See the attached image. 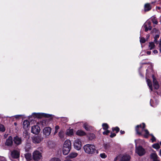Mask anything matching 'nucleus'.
<instances>
[{
	"label": "nucleus",
	"instance_id": "f257e3e1",
	"mask_svg": "<svg viewBox=\"0 0 161 161\" xmlns=\"http://www.w3.org/2000/svg\"><path fill=\"white\" fill-rule=\"evenodd\" d=\"M83 149L85 153L89 154H92L95 153H98V151L96 149V147L94 145H85L83 147Z\"/></svg>",
	"mask_w": 161,
	"mask_h": 161
},
{
	"label": "nucleus",
	"instance_id": "f03ea898",
	"mask_svg": "<svg viewBox=\"0 0 161 161\" xmlns=\"http://www.w3.org/2000/svg\"><path fill=\"white\" fill-rule=\"evenodd\" d=\"M71 141L69 140H66L64 142L62 148L63 153L64 155H67L71 149Z\"/></svg>",
	"mask_w": 161,
	"mask_h": 161
},
{
	"label": "nucleus",
	"instance_id": "7ed1b4c3",
	"mask_svg": "<svg viewBox=\"0 0 161 161\" xmlns=\"http://www.w3.org/2000/svg\"><path fill=\"white\" fill-rule=\"evenodd\" d=\"M32 116L34 118L40 119L43 117L46 118H49L51 117V115L44 113H32Z\"/></svg>",
	"mask_w": 161,
	"mask_h": 161
},
{
	"label": "nucleus",
	"instance_id": "20e7f679",
	"mask_svg": "<svg viewBox=\"0 0 161 161\" xmlns=\"http://www.w3.org/2000/svg\"><path fill=\"white\" fill-rule=\"evenodd\" d=\"M136 153L139 156L143 155L145 153V150L142 146H140L136 148Z\"/></svg>",
	"mask_w": 161,
	"mask_h": 161
},
{
	"label": "nucleus",
	"instance_id": "39448f33",
	"mask_svg": "<svg viewBox=\"0 0 161 161\" xmlns=\"http://www.w3.org/2000/svg\"><path fill=\"white\" fill-rule=\"evenodd\" d=\"M42 157V153L39 151H35L33 153L32 158L34 160L38 161Z\"/></svg>",
	"mask_w": 161,
	"mask_h": 161
},
{
	"label": "nucleus",
	"instance_id": "423d86ee",
	"mask_svg": "<svg viewBox=\"0 0 161 161\" xmlns=\"http://www.w3.org/2000/svg\"><path fill=\"white\" fill-rule=\"evenodd\" d=\"M81 144V142L80 139H78L75 140L74 143L75 148L77 150H80L82 146Z\"/></svg>",
	"mask_w": 161,
	"mask_h": 161
},
{
	"label": "nucleus",
	"instance_id": "0eeeda50",
	"mask_svg": "<svg viewBox=\"0 0 161 161\" xmlns=\"http://www.w3.org/2000/svg\"><path fill=\"white\" fill-rule=\"evenodd\" d=\"M13 140L15 146H17L22 144V140L21 137L16 136L13 138Z\"/></svg>",
	"mask_w": 161,
	"mask_h": 161
},
{
	"label": "nucleus",
	"instance_id": "6e6552de",
	"mask_svg": "<svg viewBox=\"0 0 161 161\" xmlns=\"http://www.w3.org/2000/svg\"><path fill=\"white\" fill-rule=\"evenodd\" d=\"M142 126L141 124L139 125H137L135 127V130L137 134L140 136L142 135V134L141 132L139 131V128H142V130H143L146 127V125L145 123H142Z\"/></svg>",
	"mask_w": 161,
	"mask_h": 161
},
{
	"label": "nucleus",
	"instance_id": "1a4fd4ad",
	"mask_svg": "<svg viewBox=\"0 0 161 161\" xmlns=\"http://www.w3.org/2000/svg\"><path fill=\"white\" fill-rule=\"evenodd\" d=\"M41 129L40 127L37 125L33 126L31 127V132L35 134H38L40 132Z\"/></svg>",
	"mask_w": 161,
	"mask_h": 161
},
{
	"label": "nucleus",
	"instance_id": "9d476101",
	"mask_svg": "<svg viewBox=\"0 0 161 161\" xmlns=\"http://www.w3.org/2000/svg\"><path fill=\"white\" fill-rule=\"evenodd\" d=\"M13 138L11 136H9L8 138L6 139L5 143V145L8 147H11L13 146Z\"/></svg>",
	"mask_w": 161,
	"mask_h": 161
},
{
	"label": "nucleus",
	"instance_id": "9b49d317",
	"mask_svg": "<svg viewBox=\"0 0 161 161\" xmlns=\"http://www.w3.org/2000/svg\"><path fill=\"white\" fill-rule=\"evenodd\" d=\"M143 26L146 32L148 30H151L152 28L151 26V22L150 21H147L144 24Z\"/></svg>",
	"mask_w": 161,
	"mask_h": 161
},
{
	"label": "nucleus",
	"instance_id": "f8f14e48",
	"mask_svg": "<svg viewBox=\"0 0 161 161\" xmlns=\"http://www.w3.org/2000/svg\"><path fill=\"white\" fill-rule=\"evenodd\" d=\"M42 139L41 136L39 135L33 136L32 138V142L35 143H39L42 141Z\"/></svg>",
	"mask_w": 161,
	"mask_h": 161
},
{
	"label": "nucleus",
	"instance_id": "ddd939ff",
	"mask_svg": "<svg viewBox=\"0 0 161 161\" xmlns=\"http://www.w3.org/2000/svg\"><path fill=\"white\" fill-rule=\"evenodd\" d=\"M51 128L50 127H46L44 128L43 130L44 135L46 136H48L51 133Z\"/></svg>",
	"mask_w": 161,
	"mask_h": 161
},
{
	"label": "nucleus",
	"instance_id": "4468645a",
	"mask_svg": "<svg viewBox=\"0 0 161 161\" xmlns=\"http://www.w3.org/2000/svg\"><path fill=\"white\" fill-rule=\"evenodd\" d=\"M150 159L153 160V161H160L158 159L159 158L156 152L151 153L150 155Z\"/></svg>",
	"mask_w": 161,
	"mask_h": 161
},
{
	"label": "nucleus",
	"instance_id": "2eb2a0df",
	"mask_svg": "<svg viewBox=\"0 0 161 161\" xmlns=\"http://www.w3.org/2000/svg\"><path fill=\"white\" fill-rule=\"evenodd\" d=\"M12 157L14 158H18L19 157V153L16 150L13 151L11 153Z\"/></svg>",
	"mask_w": 161,
	"mask_h": 161
},
{
	"label": "nucleus",
	"instance_id": "dca6fc26",
	"mask_svg": "<svg viewBox=\"0 0 161 161\" xmlns=\"http://www.w3.org/2000/svg\"><path fill=\"white\" fill-rule=\"evenodd\" d=\"M30 123L28 120H25L24 121L22 124V126L24 129L26 130L28 129V127L30 126Z\"/></svg>",
	"mask_w": 161,
	"mask_h": 161
},
{
	"label": "nucleus",
	"instance_id": "f3484780",
	"mask_svg": "<svg viewBox=\"0 0 161 161\" xmlns=\"http://www.w3.org/2000/svg\"><path fill=\"white\" fill-rule=\"evenodd\" d=\"M130 158V157L129 155H124L121 158L120 161H129Z\"/></svg>",
	"mask_w": 161,
	"mask_h": 161
},
{
	"label": "nucleus",
	"instance_id": "a211bd4d",
	"mask_svg": "<svg viewBox=\"0 0 161 161\" xmlns=\"http://www.w3.org/2000/svg\"><path fill=\"white\" fill-rule=\"evenodd\" d=\"M76 134L78 136H85L86 135V133L82 130H78L76 131Z\"/></svg>",
	"mask_w": 161,
	"mask_h": 161
},
{
	"label": "nucleus",
	"instance_id": "6ab92c4d",
	"mask_svg": "<svg viewBox=\"0 0 161 161\" xmlns=\"http://www.w3.org/2000/svg\"><path fill=\"white\" fill-rule=\"evenodd\" d=\"M144 11L147 12L150 11L152 9V6L150 3H147L144 5Z\"/></svg>",
	"mask_w": 161,
	"mask_h": 161
},
{
	"label": "nucleus",
	"instance_id": "aec40b11",
	"mask_svg": "<svg viewBox=\"0 0 161 161\" xmlns=\"http://www.w3.org/2000/svg\"><path fill=\"white\" fill-rule=\"evenodd\" d=\"M25 157L27 161H30L32 159L31 154L30 153H27L25 154Z\"/></svg>",
	"mask_w": 161,
	"mask_h": 161
},
{
	"label": "nucleus",
	"instance_id": "412c9836",
	"mask_svg": "<svg viewBox=\"0 0 161 161\" xmlns=\"http://www.w3.org/2000/svg\"><path fill=\"white\" fill-rule=\"evenodd\" d=\"M147 82L148 86H149V89L151 91H152L153 90V86L152 85V82L151 80L149 79H147Z\"/></svg>",
	"mask_w": 161,
	"mask_h": 161
},
{
	"label": "nucleus",
	"instance_id": "4be33fe9",
	"mask_svg": "<svg viewBox=\"0 0 161 161\" xmlns=\"http://www.w3.org/2000/svg\"><path fill=\"white\" fill-rule=\"evenodd\" d=\"M67 135L71 136L74 135V130L73 129H68L66 132Z\"/></svg>",
	"mask_w": 161,
	"mask_h": 161
},
{
	"label": "nucleus",
	"instance_id": "5701e85b",
	"mask_svg": "<svg viewBox=\"0 0 161 161\" xmlns=\"http://www.w3.org/2000/svg\"><path fill=\"white\" fill-rule=\"evenodd\" d=\"M103 147L104 149L107 151H108L110 149L111 146L110 143H104L103 144Z\"/></svg>",
	"mask_w": 161,
	"mask_h": 161
},
{
	"label": "nucleus",
	"instance_id": "b1692460",
	"mask_svg": "<svg viewBox=\"0 0 161 161\" xmlns=\"http://www.w3.org/2000/svg\"><path fill=\"white\" fill-rule=\"evenodd\" d=\"M83 127L86 130L88 131H90L91 129V126L86 123H85L84 124Z\"/></svg>",
	"mask_w": 161,
	"mask_h": 161
},
{
	"label": "nucleus",
	"instance_id": "393cba45",
	"mask_svg": "<svg viewBox=\"0 0 161 161\" xmlns=\"http://www.w3.org/2000/svg\"><path fill=\"white\" fill-rule=\"evenodd\" d=\"M143 130H144L145 132V134L143 135V136L145 138H147L148 137V136H150L149 132L147 129H144Z\"/></svg>",
	"mask_w": 161,
	"mask_h": 161
},
{
	"label": "nucleus",
	"instance_id": "a878e982",
	"mask_svg": "<svg viewBox=\"0 0 161 161\" xmlns=\"http://www.w3.org/2000/svg\"><path fill=\"white\" fill-rule=\"evenodd\" d=\"M78 154L76 153H70L68 156L69 158H73L77 156Z\"/></svg>",
	"mask_w": 161,
	"mask_h": 161
},
{
	"label": "nucleus",
	"instance_id": "bb28decb",
	"mask_svg": "<svg viewBox=\"0 0 161 161\" xmlns=\"http://www.w3.org/2000/svg\"><path fill=\"white\" fill-rule=\"evenodd\" d=\"M155 45L154 42H149V48L150 50H152L154 48Z\"/></svg>",
	"mask_w": 161,
	"mask_h": 161
},
{
	"label": "nucleus",
	"instance_id": "cd10ccee",
	"mask_svg": "<svg viewBox=\"0 0 161 161\" xmlns=\"http://www.w3.org/2000/svg\"><path fill=\"white\" fill-rule=\"evenodd\" d=\"M153 83V86L155 89L158 90L159 87L158 81H156Z\"/></svg>",
	"mask_w": 161,
	"mask_h": 161
},
{
	"label": "nucleus",
	"instance_id": "c85d7f7f",
	"mask_svg": "<svg viewBox=\"0 0 161 161\" xmlns=\"http://www.w3.org/2000/svg\"><path fill=\"white\" fill-rule=\"evenodd\" d=\"M102 126L103 127V129L104 130L108 129L109 128L108 125L107 123H103L102 124Z\"/></svg>",
	"mask_w": 161,
	"mask_h": 161
},
{
	"label": "nucleus",
	"instance_id": "c756f323",
	"mask_svg": "<svg viewBox=\"0 0 161 161\" xmlns=\"http://www.w3.org/2000/svg\"><path fill=\"white\" fill-rule=\"evenodd\" d=\"M112 130L113 132L115 131L116 133H117L120 130L118 126L112 127Z\"/></svg>",
	"mask_w": 161,
	"mask_h": 161
},
{
	"label": "nucleus",
	"instance_id": "7c9ffc66",
	"mask_svg": "<svg viewBox=\"0 0 161 161\" xmlns=\"http://www.w3.org/2000/svg\"><path fill=\"white\" fill-rule=\"evenodd\" d=\"M152 147L156 149H158L160 148L159 144L158 143L154 144L152 145Z\"/></svg>",
	"mask_w": 161,
	"mask_h": 161
},
{
	"label": "nucleus",
	"instance_id": "2f4dec72",
	"mask_svg": "<svg viewBox=\"0 0 161 161\" xmlns=\"http://www.w3.org/2000/svg\"><path fill=\"white\" fill-rule=\"evenodd\" d=\"M151 20L153 24L157 25L158 23V22L155 17L153 16L151 19Z\"/></svg>",
	"mask_w": 161,
	"mask_h": 161
},
{
	"label": "nucleus",
	"instance_id": "473e14b6",
	"mask_svg": "<svg viewBox=\"0 0 161 161\" xmlns=\"http://www.w3.org/2000/svg\"><path fill=\"white\" fill-rule=\"evenodd\" d=\"M95 138V135L93 133H90L89 135V139L92 140Z\"/></svg>",
	"mask_w": 161,
	"mask_h": 161
},
{
	"label": "nucleus",
	"instance_id": "72a5a7b5",
	"mask_svg": "<svg viewBox=\"0 0 161 161\" xmlns=\"http://www.w3.org/2000/svg\"><path fill=\"white\" fill-rule=\"evenodd\" d=\"M5 130V128L4 126L2 124H0V131L4 132Z\"/></svg>",
	"mask_w": 161,
	"mask_h": 161
},
{
	"label": "nucleus",
	"instance_id": "f704fd0d",
	"mask_svg": "<svg viewBox=\"0 0 161 161\" xmlns=\"http://www.w3.org/2000/svg\"><path fill=\"white\" fill-rule=\"evenodd\" d=\"M146 42V40L143 37H140V42L141 43H145Z\"/></svg>",
	"mask_w": 161,
	"mask_h": 161
},
{
	"label": "nucleus",
	"instance_id": "c9c22d12",
	"mask_svg": "<svg viewBox=\"0 0 161 161\" xmlns=\"http://www.w3.org/2000/svg\"><path fill=\"white\" fill-rule=\"evenodd\" d=\"M150 136H152V138L151 139V140L152 141V142H154L156 141V138L154 137V136L152 134H150Z\"/></svg>",
	"mask_w": 161,
	"mask_h": 161
},
{
	"label": "nucleus",
	"instance_id": "e433bc0d",
	"mask_svg": "<svg viewBox=\"0 0 161 161\" xmlns=\"http://www.w3.org/2000/svg\"><path fill=\"white\" fill-rule=\"evenodd\" d=\"M105 131H103V135H108V134L110 133V131L108 130V129L106 130H105Z\"/></svg>",
	"mask_w": 161,
	"mask_h": 161
},
{
	"label": "nucleus",
	"instance_id": "4c0bfd02",
	"mask_svg": "<svg viewBox=\"0 0 161 161\" xmlns=\"http://www.w3.org/2000/svg\"><path fill=\"white\" fill-rule=\"evenodd\" d=\"M100 157L103 158H105L107 157V155L105 153H102L100 154Z\"/></svg>",
	"mask_w": 161,
	"mask_h": 161
},
{
	"label": "nucleus",
	"instance_id": "58836bf2",
	"mask_svg": "<svg viewBox=\"0 0 161 161\" xmlns=\"http://www.w3.org/2000/svg\"><path fill=\"white\" fill-rule=\"evenodd\" d=\"M50 161H61L59 158H52Z\"/></svg>",
	"mask_w": 161,
	"mask_h": 161
},
{
	"label": "nucleus",
	"instance_id": "ea45409f",
	"mask_svg": "<svg viewBox=\"0 0 161 161\" xmlns=\"http://www.w3.org/2000/svg\"><path fill=\"white\" fill-rule=\"evenodd\" d=\"M116 135L115 133H113L112 132L111 133V135L110 136V137L111 138H113L116 136Z\"/></svg>",
	"mask_w": 161,
	"mask_h": 161
},
{
	"label": "nucleus",
	"instance_id": "a19ab883",
	"mask_svg": "<svg viewBox=\"0 0 161 161\" xmlns=\"http://www.w3.org/2000/svg\"><path fill=\"white\" fill-rule=\"evenodd\" d=\"M152 78H153V83L154 82L156 81H158L157 80L155 77L154 75H152Z\"/></svg>",
	"mask_w": 161,
	"mask_h": 161
},
{
	"label": "nucleus",
	"instance_id": "79ce46f5",
	"mask_svg": "<svg viewBox=\"0 0 161 161\" xmlns=\"http://www.w3.org/2000/svg\"><path fill=\"white\" fill-rule=\"evenodd\" d=\"M159 37V36L158 34L156 35L154 37V39H158Z\"/></svg>",
	"mask_w": 161,
	"mask_h": 161
},
{
	"label": "nucleus",
	"instance_id": "37998d69",
	"mask_svg": "<svg viewBox=\"0 0 161 161\" xmlns=\"http://www.w3.org/2000/svg\"><path fill=\"white\" fill-rule=\"evenodd\" d=\"M158 31V30H157V29H156V28H153V30H152V31L153 32H157V31Z\"/></svg>",
	"mask_w": 161,
	"mask_h": 161
},
{
	"label": "nucleus",
	"instance_id": "c03bdc74",
	"mask_svg": "<svg viewBox=\"0 0 161 161\" xmlns=\"http://www.w3.org/2000/svg\"><path fill=\"white\" fill-rule=\"evenodd\" d=\"M153 52L154 54H156L158 53V51L157 50H154L153 51Z\"/></svg>",
	"mask_w": 161,
	"mask_h": 161
},
{
	"label": "nucleus",
	"instance_id": "a18cd8bd",
	"mask_svg": "<svg viewBox=\"0 0 161 161\" xmlns=\"http://www.w3.org/2000/svg\"><path fill=\"white\" fill-rule=\"evenodd\" d=\"M59 129V127L58 125H56L55 127V129L56 130H58Z\"/></svg>",
	"mask_w": 161,
	"mask_h": 161
},
{
	"label": "nucleus",
	"instance_id": "49530a36",
	"mask_svg": "<svg viewBox=\"0 0 161 161\" xmlns=\"http://www.w3.org/2000/svg\"><path fill=\"white\" fill-rule=\"evenodd\" d=\"M40 123L41 125H44L46 124L45 121H42Z\"/></svg>",
	"mask_w": 161,
	"mask_h": 161
},
{
	"label": "nucleus",
	"instance_id": "de8ad7c7",
	"mask_svg": "<svg viewBox=\"0 0 161 161\" xmlns=\"http://www.w3.org/2000/svg\"><path fill=\"white\" fill-rule=\"evenodd\" d=\"M156 43V44H158V42L157 41V39H154V43Z\"/></svg>",
	"mask_w": 161,
	"mask_h": 161
},
{
	"label": "nucleus",
	"instance_id": "09e8293b",
	"mask_svg": "<svg viewBox=\"0 0 161 161\" xmlns=\"http://www.w3.org/2000/svg\"><path fill=\"white\" fill-rule=\"evenodd\" d=\"M120 132L121 135H123L125 133V131L124 130H121L120 131Z\"/></svg>",
	"mask_w": 161,
	"mask_h": 161
},
{
	"label": "nucleus",
	"instance_id": "8fccbe9b",
	"mask_svg": "<svg viewBox=\"0 0 161 161\" xmlns=\"http://www.w3.org/2000/svg\"><path fill=\"white\" fill-rule=\"evenodd\" d=\"M151 51H147L146 52V53L147 55H149L151 54Z\"/></svg>",
	"mask_w": 161,
	"mask_h": 161
},
{
	"label": "nucleus",
	"instance_id": "3c124183",
	"mask_svg": "<svg viewBox=\"0 0 161 161\" xmlns=\"http://www.w3.org/2000/svg\"><path fill=\"white\" fill-rule=\"evenodd\" d=\"M21 117V115H15V118L16 119H18L19 118V117Z\"/></svg>",
	"mask_w": 161,
	"mask_h": 161
},
{
	"label": "nucleus",
	"instance_id": "603ef678",
	"mask_svg": "<svg viewBox=\"0 0 161 161\" xmlns=\"http://www.w3.org/2000/svg\"><path fill=\"white\" fill-rule=\"evenodd\" d=\"M62 133L61 132H59V133H58V135H59V137H62Z\"/></svg>",
	"mask_w": 161,
	"mask_h": 161
},
{
	"label": "nucleus",
	"instance_id": "864d4df0",
	"mask_svg": "<svg viewBox=\"0 0 161 161\" xmlns=\"http://www.w3.org/2000/svg\"><path fill=\"white\" fill-rule=\"evenodd\" d=\"M161 45V37L160 38V41L159 43V45L158 46H160Z\"/></svg>",
	"mask_w": 161,
	"mask_h": 161
},
{
	"label": "nucleus",
	"instance_id": "5fc2aeb1",
	"mask_svg": "<svg viewBox=\"0 0 161 161\" xmlns=\"http://www.w3.org/2000/svg\"><path fill=\"white\" fill-rule=\"evenodd\" d=\"M158 47L159 48V51L161 53V45L160 46H158Z\"/></svg>",
	"mask_w": 161,
	"mask_h": 161
},
{
	"label": "nucleus",
	"instance_id": "6e6d98bb",
	"mask_svg": "<svg viewBox=\"0 0 161 161\" xmlns=\"http://www.w3.org/2000/svg\"><path fill=\"white\" fill-rule=\"evenodd\" d=\"M25 151L26 152H28L29 151V149H27L26 148V147H25Z\"/></svg>",
	"mask_w": 161,
	"mask_h": 161
},
{
	"label": "nucleus",
	"instance_id": "4d7b16f0",
	"mask_svg": "<svg viewBox=\"0 0 161 161\" xmlns=\"http://www.w3.org/2000/svg\"><path fill=\"white\" fill-rule=\"evenodd\" d=\"M58 132V130H55V131L54 132V134H55Z\"/></svg>",
	"mask_w": 161,
	"mask_h": 161
},
{
	"label": "nucleus",
	"instance_id": "13d9d810",
	"mask_svg": "<svg viewBox=\"0 0 161 161\" xmlns=\"http://www.w3.org/2000/svg\"><path fill=\"white\" fill-rule=\"evenodd\" d=\"M156 8H157V9H158V10H160V7H157Z\"/></svg>",
	"mask_w": 161,
	"mask_h": 161
},
{
	"label": "nucleus",
	"instance_id": "bf43d9fd",
	"mask_svg": "<svg viewBox=\"0 0 161 161\" xmlns=\"http://www.w3.org/2000/svg\"><path fill=\"white\" fill-rule=\"evenodd\" d=\"M117 159V157H116L114 158V161H116Z\"/></svg>",
	"mask_w": 161,
	"mask_h": 161
},
{
	"label": "nucleus",
	"instance_id": "052dcab7",
	"mask_svg": "<svg viewBox=\"0 0 161 161\" xmlns=\"http://www.w3.org/2000/svg\"><path fill=\"white\" fill-rule=\"evenodd\" d=\"M159 155L161 156V149H160V150Z\"/></svg>",
	"mask_w": 161,
	"mask_h": 161
},
{
	"label": "nucleus",
	"instance_id": "680f3d73",
	"mask_svg": "<svg viewBox=\"0 0 161 161\" xmlns=\"http://www.w3.org/2000/svg\"><path fill=\"white\" fill-rule=\"evenodd\" d=\"M14 125H17V123H14Z\"/></svg>",
	"mask_w": 161,
	"mask_h": 161
},
{
	"label": "nucleus",
	"instance_id": "e2e57ef3",
	"mask_svg": "<svg viewBox=\"0 0 161 161\" xmlns=\"http://www.w3.org/2000/svg\"><path fill=\"white\" fill-rule=\"evenodd\" d=\"M160 146H161V141L159 143Z\"/></svg>",
	"mask_w": 161,
	"mask_h": 161
},
{
	"label": "nucleus",
	"instance_id": "0e129e2a",
	"mask_svg": "<svg viewBox=\"0 0 161 161\" xmlns=\"http://www.w3.org/2000/svg\"><path fill=\"white\" fill-rule=\"evenodd\" d=\"M25 134H26L25 136H26V135H27V134H26V133H25Z\"/></svg>",
	"mask_w": 161,
	"mask_h": 161
},
{
	"label": "nucleus",
	"instance_id": "69168bd1",
	"mask_svg": "<svg viewBox=\"0 0 161 161\" xmlns=\"http://www.w3.org/2000/svg\"><path fill=\"white\" fill-rule=\"evenodd\" d=\"M1 161H5V160H1Z\"/></svg>",
	"mask_w": 161,
	"mask_h": 161
},
{
	"label": "nucleus",
	"instance_id": "338daca9",
	"mask_svg": "<svg viewBox=\"0 0 161 161\" xmlns=\"http://www.w3.org/2000/svg\"><path fill=\"white\" fill-rule=\"evenodd\" d=\"M160 3H161V0H160Z\"/></svg>",
	"mask_w": 161,
	"mask_h": 161
}]
</instances>
